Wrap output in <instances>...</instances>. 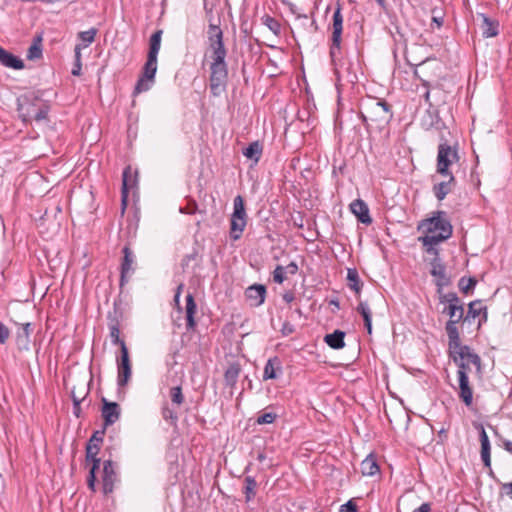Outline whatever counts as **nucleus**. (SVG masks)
<instances>
[{
  "label": "nucleus",
  "instance_id": "nucleus-20",
  "mask_svg": "<svg viewBox=\"0 0 512 512\" xmlns=\"http://www.w3.org/2000/svg\"><path fill=\"white\" fill-rule=\"evenodd\" d=\"M186 328L187 330H194L196 327L195 314L197 311V305L194 297L191 293L186 296Z\"/></svg>",
  "mask_w": 512,
  "mask_h": 512
},
{
  "label": "nucleus",
  "instance_id": "nucleus-29",
  "mask_svg": "<svg viewBox=\"0 0 512 512\" xmlns=\"http://www.w3.org/2000/svg\"><path fill=\"white\" fill-rule=\"evenodd\" d=\"M209 58L211 60L226 59L227 49L224 41L208 43Z\"/></svg>",
  "mask_w": 512,
  "mask_h": 512
},
{
  "label": "nucleus",
  "instance_id": "nucleus-6",
  "mask_svg": "<svg viewBox=\"0 0 512 512\" xmlns=\"http://www.w3.org/2000/svg\"><path fill=\"white\" fill-rule=\"evenodd\" d=\"M228 81V66L225 59L211 60L209 86L213 96H220Z\"/></svg>",
  "mask_w": 512,
  "mask_h": 512
},
{
  "label": "nucleus",
  "instance_id": "nucleus-21",
  "mask_svg": "<svg viewBox=\"0 0 512 512\" xmlns=\"http://www.w3.org/2000/svg\"><path fill=\"white\" fill-rule=\"evenodd\" d=\"M122 178V206L124 210L127 205L128 191L135 186L136 179L132 176L130 167L124 169Z\"/></svg>",
  "mask_w": 512,
  "mask_h": 512
},
{
  "label": "nucleus",
  "instance_id": "nucleus-11",
  "mask_svg": "<svg viewBox=\"0 0 512 512\" xmlns=\"http://www.w3.org/2000/svg\"><path fill=\"white\" fill-rule=\"evenodd\" d=\"M99 450L100 446L98 444L87 443L86 460L92 462V467L90 468L89 476L87 478V484L89 489L93 492L96 490V471L100 467V458L97 457Z\"/></svg>",
  "mask_w": 512,
  "mask_h": 512
},
{
  "label": "nucleus",
  "instance_id": "nucleus-47",
  "mask_svg": "<svg viewBox=\"0 0 512 512\" xmlns=\"http://www.w3.org/2000/svg\"><path fill=\"white\" fill-rule=\"evenodd\" d=\"M277 418V415L275 413H272V412H267V413H264L262 415H260L256 422L257 424H271L275 421V419Z\"/></svg>",
  "mask_w": 512,
  "mask_h": 512
},
{
  "label": "nucleus",
  "instance_id": "nucleus-51",
  "mask_svg": "<svg viewBox=\"0 0 512 512\" xmlns=\"http://www.w3.org/2000/svg\"><path fill=\"white\" fill-rule=\"evenodd\" d=\"M148 81H149V80H148V79H146L144 76H143V77H141V78L138 80V82H137V84H136V86H135V90H134V92H135L136 94H138V93H141V92H144V91L149 90V89H150V85H149Z\"/></svg>",
  "mask_w": 512,
  "mask_h": 512
},
{
  "label": "nucleus",
  "instance_id": "nucleus-39",
  "mask_svg": "<svg viewBox=\"0 0 512 512\" xmlns=\"http://www.w3.org/2000/svg\"><path fill=\"white\" fill-rule=\"evenodd\" d=\"M42 38L39 36L34 39L32 45L29 47L27 52V58L29 60H34L40 58L42 55Z\"/></svg>",
  "mask_w": 512,
  "mask_h": 512
},
{
  "label": "nucleus",
  "instance_id": "nucleus-53",
  "mask_svg": "<svg viewBox=\"0 0 512 512\" xmlns=\"http://www.w3.org/2000/svg\"><path fill=\"white\" fill-rule=\"evenodd\" d=\"M10 336L9 328L0 321V343L5 344Z\"/></svg>",
  "mask_w": 512,
  "mask_h": 512
},
{
  "label": "nucleus",
  "instance_id": "nucleus-18",
  "mask_svg": "<svg viewBox=\"0 0 512 512\" xmlns=\"http://www.w3.org/2000/svg\"><path fill=\"white\" fill-rule=\"evenodd\" d=\"M459 381V398L464 402V404L469 407L473 402V390L469 384V377L465 375L464 372L460 373V377H458Z\"/></svg>",
  "mask_w": 512,
  "mask_h": 512
},
{
  "label": "nucleus",
  "instance_id": "nucleus-25",
  "mask_svg": "<svg viewBox=\"0 0 512 512\" xmlns=\"http://www.w3.org/2000/svg\"><path fill=\"white\" fill-rule=\"evenodd\" d=\"M208 22L209 24L206 32L207 43L224 41V34L220 28V20L218 19L217 22H215L214 18L210 17Z\"/></svg>",
  "mask_w": 512,
  "mask_h": 512
},
{
  "label": "nucleus",
  "instance_id": "nucleus-60",
  "mask_svg": "<svg viewBox=\"0 0 512 512\" xmlns=\"http://www.w3.org/2000/svg\"><path fill=\"white\" fill-rule=\"evenodd\" d=\"M282 332L284 335H288L294 332V327L290 323H284Z\"/></svg>",
  "mask_w": 512,
  "mask_h": 512
},
{
  "label": "nucleus",
  "instance_id": "nucleus-59",
  "mask_svg": "<svg viewBox=\"0 0 512 512\" xmlns=\"http://www.w3.org/2000/svg\"><path fill=\"white\" fill-rule=\"evenodd\" d=\"M431 506L429 503H423L420 507L413 510V512H430Z\"/></svg>",
  "mask_w": 512,
  "mask_h": 512
},
{
  "label": "nucleus",
  "instance_id": "nucleus-32",
  "mask_svg": "<svg viewBox=\"0 0 512 512\" xmlns=\"http://www.w3.org/2000/svg\"><path fill=\"white\" fill-rule=\"evenodd\" d=\"M357 312L361 314L364 320L365 328L369 334L372 333V312L367 302L360 301L357 308Z\"/></svg>",
  "mask_w": 512,
  "mask_h": 512
},
{
  "label": "nucleus",
  "instance_id": "nucleus-16",
  "mask_svg": "<svg viewBox=\"0 0 512 512\" xmlns=\"http://www.w3.org/2000/svg\"><path fill=\"white\" fill-rule=\"evenodd\" d=\"M351 212L357 217L358 221L363 224L369 225L372 223V218L369 214V208L367 204L361 200L356 199L350 204Z\"/></svg>",
  "mask_w": 512,
  "mask_h": 512
},
{
  "label": "nucleus",
  "instance_id": "nucleus-23",
  "mask_svg": "<svg viewBox=\"0 0 512 512\" xmlns=\"http://www.w3.org/2000/svg\"><path fill=\"white\" fill-rule=\"evenodd\" d=\"M479 439L481 443V459L485 467L491 466V446L488 435L483 427H481L479 433Z\"/></svg>",
  "mask_w": 512,
  "mask_h": 512
},
{
  "label": "nucleus",
  "instance_id": "nucleus-43",
  "mask_svg": "<svg viewBox=\"0 0 512 512\" xmlns=\"http://www.w3.org/2000/svg\"><path fill=\"white\" fill-rule=\"evenodd\" d=\"M481 311H482L481 302L480 301H472L468 305V312L464 319L465 320H467L469 318L475 319L476 317H478L480 315Z\"/></svg>",
  "mask_w": 512,
  "mask_h": 512
},
{
  "label": "nucleus",
  "instance_id": "nucleus-19",
  "mask_svg": "<svg viewBox=\"0 0 512 512\" xmlns=\"http://www.w3.org/2000/svg\"><path fill=\"white\" fill-rule=\"evenodd\" d=\"M0 63L8 68L15 70H21L24 68V62L22 59L8 52L0 46Z\"/></svg>",
  "mask_w": 512,
  "mask_h": 512
},
{
  "label": "nucleus",
  "instance_id": "nucleus-64",
  "mask_svg": "<svg viewBox=\"0 0 512 512\" xmlns=\"http://www.w3.org/2000/svg\"><path fill=\"white\" fill-rule=\"evenodd\" d=\"M504 449L512 454V441L504 440L503 442Z\"/></svg>",
  "mask_w": 512,
  "mask_h": 512
},
{
  "label": "nucleus",
  "instance_id": "nucleus-52",
  "mask_svg": "<svg viewBox=\"0 0 512 512\" xmlns=\"http://www.w3.org/2000/svg\"><path fill=\"white\" fill-rule=\"evenodd\" d=\"M104 435L105 427L102 430L95 431L89 439L88 443L98 444L100 446V444L103 442Z\"/></svg>",
  "mask_w": 512,
  "mask_h": 512
},
{
  "label": "nucleus",
  "instance_id": "nucleus-17",
  "mask_svg": "<svg viewBox=\"0 0 512 512\" xmlns=\"http://www.w3.org/2000/svg\"><path fill=\"white\" fill-rule=\"evenodd\" d=\"M245 295L251 301L252 306L258 307L265 301L266 287L261 284L251 285L246 289Z\"/></svg>",
  "mask_w": 512,
  "mask_h": 512
},
{
  "label": "nucleus",
  "instance_id": "nucleus-50",
  "mask_svg": "<svg viewBox=\"0 0 512 512\" xmlns=\"http://www.w3.org/2000/svg\"><path fill=\"white\" fill-rule=\"evenodd\" d=\"M162 417L167 421L170 420L172 423H176L178 420L177 414L167 405L162 408Z\"/></svg>",
  "mask_w": 512,
  "mask_h": 512
},
{
  "label": "nucleus",
  "instance_id": "nucleus-61",
  "mask_svg": "<svg viewBox=\"0 0 512 512\" xmlns=\"http://www.w3.org/2000/svg\"><path fill=\"white\" fill-rule=\"evenodd\" d=\"M432 22L436 24L437 28H440L443 25V17L433 15Z\"/></svg>",
  "mask_w": 512,
  "mask_h": 512
},
{
  "label": "nucleus",
  "instance_id": "nucleus-58",
  "mask_svg": "<svg viewBox=\"0 0 512 512\" xmlns=\"http://www.w3.org/2000/svg\"><path fill=\"white\" fill-rule=\"evenodd\" d=\"M284 269L286 273L295 275L298 271V265L295 262H290Z\"/></svg>",
  "mask_w": 512,
  "mask_h": 512
},
{
  "label": "nucleus",
  "instance_id": "nucleus-34",
  "mask_svg": "<svg viewBox=\"0 0 512 512\" xmlns=\"http://www.w3.org/2000/svg\"><path fill=\"white\" fill-rule=\"evenodd\" d=\"M243 155L257 163L262 155V145L258 141L250 143L249 146L243 150Z\"/></svg>",
  "mask_w": 512,
  "mask_h": 512
},
{
  "label": "nucleus",
  "instance_id": "nucleus-40",
  "mask_svg": "<svg viewBox=\"0 0 512 512\" xmlns=\"http://www.w3.org/2000/svg\"><path fill=\"white\" fill-rule=\"evenodd\" d=\"M170 398L173 404L180 406L184 403V395L180 386H175L170 389Z\"/></svg>",
  "mask_w": 512,
  "mask_h": 512
},
{
  "label": "nucleus",
  "instance_id": "nucleus-35",
  "mask_svg": "<svg viewBox=\"0 0 512 512\" xmlns=\"http://www.w3.org/2000/svg\"><path fill=\"white\" fill-rule=\"evenodd\" d=\"M163 31L161 29L155 31L149 41V52L148 56L157 57L160 47H161V38H162Z\"/></svg>",
  "mask_w": 512,
  "mask_h": 512
},
{
  "label": "nucleus",
  "instance_id": "nucleus-63",
  "mask_svg": "<svg viewBox=\"0 0 512 512\" xmlns=\"http://www.w3.org/2000/svg\"><path fill=\"white\" fill-rule=\"evenodd\" d=\"M183 288V284H180L178 287H177V291L175 293V296H174V301L175 303L179 306V298H180V294H181V290Z\"/></svg>",
  "mask_w": 512,
  "mask_h": 512
},
{
  "label": "nucleus",
  "instance_id": "nucleus-1",
  "mask_svg": "<svg viewBox=\"0 0 512 512\" xmlns=\"http://www.w3.org/2000/svg\"><path fill=\"white\" fill-rule=\"evenodd\" d=\"M438 299L440 303L446 304L442 313L449 316V320L445 325V331L448 336V347L459 348L460 334L457 324L464 318L463 303L454 292L441 293L438 295Z\"/></svg>",
  "mask_w": 512,
  "mask_h": 512
},
{
  "label": "nucleus",
  "instance_id": "nucleus-13",
  "mask_svg": "<svg viewBox=\"0 0 512 512\" xmlns=\"http://www.w3.org/2000/svg\"><path fill=\"white\" fill-rule=\"evenodd\" d=\"M117 481V473L115 471V465L111 460H106L103 463V492L104 494H110L114 490V485Z\"/></svg>",
  "mask_w": 512,
  "mask_h": 512
},
{
  "label": "nucleus",
  "instance_id": "nucleus-3",
  "mask_svg": "<svg viewBox=\"0 0 512 512\" xmlns=\"http://www.w3.org/2000/svg\"><path fill=\"white\" fill-rule=\"evenodd\" d=\"M17 111L24 123L40 122L47 119L50 105L36 93L28 92L17 98Z\"/></svg>",
  "mask_w": 512,
  "mask_h": 512
},
{
  "label": "nucleus",
  "instance_id": "nucleus-5",
  "mask_svg": "<svg viewBox=\"0 0 512 512\" xmlns=\"http://www.w3.org/2000/svg\"><path fill=\"white\" fill-rule=\"evenodd\" d=\"M449 354L458 366V377H460L461 372L468 375L470 369L469 364H473L477 368V371L480 372L481 359L479 355L474 353L469 346L462 345L461 339H459V348H449Z\"/></svg>",
  "mask_w": 512,
  "mask_h": 512
},
{
  "label": "nucleus",
  "instance_id": "nucleus-42",
  "mask_svg": "<svg viewBox=\"0 0 512 512\" xmlns=\"http://www.w3.org/2000/svg\"><path fill=\"white\" fill-rule=\"evenodd\" d=\"M110 337L112 339V343L120 346V350L122 349V345L125 344L124 340L120 338V329L118 323H114L110 325Z\"/></svg>",
  "mask_w": 512,
  "mask_h": 512
},
{
  "label": "nucleus",
  "instance_id": "nucleus-46",
  "mask_svg": "<svg viewBox=\"0 0 512 512\" xmlns=\"http://www.w3.org/2000/svg\"><path fill=\"white\" fill-rule=\"evenodd\" d=\"M81 47L80 45H76L75 46V62H74V66H73V69L71 71L72 75L74 76H79L81 74Z\"/></svg>",
  "mask_w": 512,
  "mask_h": 512
},
{
  "label": "nucleus",
  "instance_id": "nucleus-57",
  "mask_svg": "<svg viewBox=\"0 0 512 512\" xmlns=\"http://www.w3.org/2000/svg\"><path fill=\"white\" fill-rule=\"evenodd\" d=\"M197 259V253L196 252H193L191 254H187L183 260H182V266L183 267H187L189 266V263L191 261H195Z\"/></svg>",
  "mask_w": 512,
  "mask_h": 512
},
{
  "label": "nucleus",
  "instance_id": "nucleus-33",
  "mask_svg": "<svg viewBox=\"0 0 512 512\" xmlns=\"http://www.w3.org/2000/svg\"><path fill=\"white\" fill-rule=\"evenodd\" d=\"M247 221L242 219H230V237L233 240H238L246 227Z\"/></svg>",
  "mask_w": 512,
  "mask_h": 512
},
{
  "label": "nucleus",
  "instance_id": "nucleus-2",
  "mask_svg": "<svg viewBox=\"0 0 512 512\" xmlns=\"http://www.w3.org/2000/svg\"><path fill=\"white\" fill-rule=\"evenodd\" d=\"M418 230L424 233L418 238L422 244H439L452 236V225L444 211H437L431 218L423 220Z\"/></svg>",
  "mask_w": 512,
  "mask_h": 512
},
{
  "label": "nucleus",
  "instance_id": "nucleus-7",
  "mask_svg": "<svg viewBox=\"0 0 512 512\" xmlns=\"http://www.w3.org/2000/svg\"><path fill=\"white\" fill-rule=\"evenodd\" d=\"M332 36H331V45H330V58L331 62L335 67V73L340 74V68L338 67L336 60L337 55L341 50V41H342V32H343V15L341 12V7L338 5L333 14L332 21Z\"/></svg>",
  "mask_w": 512,
  "mask_h": 512
},
{
  "label": "nucleus",
  "instance_id": "nucleus-26",
  "mask_svg": "<svg viewBox=\"0 0 512 512\" xmlns=\"http://www.w3.org/2000/svg\"><path fill=\"white\" fill-rule=\"evenodd\" d=\"M360 471L363 476H374L379 473L380 468L374 454L370 453L360 464Z\"/></svg>",
  "mask_w": 512,
  "mask_h": 512
},
{
  "label": "nucleus",
  "instance_id": "nucleus-41",
  "mask_svg": "<svg viewBox=\"0 0 512 512\" xmlns=\"http://www.w3.org/2000/svg\"><path fill=\"white\" fill-rule=\"evenodd\" d=\"M97 34L96 28H91L87 31H82L79 33V39L84 43V47H87L95 40V36Z\"/></svg>",
  "mask_w": 512,
  "mask_h": 512
},
{
  "label": "nucleus",
  "instance_id": "nucleus-62",
  "mask_svg": "<svg viewBox=\"0 0 512 512\" xmlns=\"http://www.w3.org/2000/svg\"><path fill=\"white\" fill-rule=\"evenodd\" d=\"M294 294L290 291L283 294V300L287 303H290L294 300Z\"/></svg>",
  "mask_w": 512,
  "mask_h": 512
},
{
  "label": "nucleus",
  "instance_id": "nucleus-10",
  "mask_svg": "<svg viewBox=\"0 0 512 512\" xmlns=\"http://www.w3.org/2000/svg\"><path fill=\"white\" fill-rule=\"evenodd\" d=\"M118 379L117 383L120 387L125 386L132 374L129 352L126 344L122 345L121 355L117 358Z\"/></svg>",
  "mask_w": 512,
  "mask_h": 512
},
{
  "label": "nucleus",
  "instance_id": "nucleus-4",
  "mask_svg": "<svg viewBox=\"0 0 512 512\" xmlns=\"http://www.w3.org/2000/svg\"><path fill=\"white\" fill-rule=\"evenodd\" d=\"M359 116L366 127L369 126V122L377 123L380 126L389 122L392 112L387 102L369 98L361 103Z\"/></svg>",
  "mask_w": 512,
  "mask_h": 512
},
{
  "label": "nucleus",
  "instance_id": "nucleus-54",
  "mask_svg": "<svg viewBox=\"0 0 512 512\" xmlns=\"http://www.w3.org/2000/svg\"><path fill=\"white\" fill-rule=\"evenodd\" d=\"M422 84H423V86H425V87H426V92H425V93H424V95H423L424 100H425V102L429 105V107H432V106H433V104H432L431 99H430V98H431V92H430V90H429V88H430V83H429L427 80H422Z\"/></svg>",
  "mask_w": 512,
  "mask_h": 512
},
{
  "label": "nucleus",
  "instance_id": "nucleus-48",
  "mask_svg": "<svg viewBox=\"0 0 512 512\" xmlns=\"http://www.w3.org/2000/svg\"><path fill=\"white\" fill-rule=\"evenodd\" d=\"M285 269L283 266L281 265H277L276 268L274 269L273 271V280L276 282V283H283L284 280H285Z\"/></svg>",
  "mask_w": 512,
  "mask_h": 512
},
{
  "label": "nucleus",
  "instance_id": "nucleus-28",
  "mask_svg": "<svg viewBox=\"0 0 512 512\" xmlns=\"http://www.w3.org/2000/svg\"><path fill=\"white\" fill-rule=\"evenodd\" d=\"M240 372V364L238 362L231 363L224 373L225 384L229 387H234L237 383Z\"/></svg>",
  "mask_w": 512,
  "mask_h": 512
},
{
  "label": "nucleus",
  "instance_id": "nucleus-49",
  "mask_svg": "<svg viewBox=\"0 0 512 512\" xmlns=\"http://www.w3.org/2000/svg\"><path fill=\"white\" fill-rule=\"evenodd\" d=\"M264 23L274 34H278L280 32V24L276 19L266 16Z\"/></svg>",
  "mask_w": 512,
  "mask_h": 512
},
{
  "label": "nucleus",
  "instance_id": "nucleus-12",
  "mask_svg": "<svg viewBox=\"0 0 512 512\" xmlns=\"http://www.w3.org/2000/svg\"><path fill=\"white\" fill-rule=\"evenodd\" d=\"M101 414L104 420V427H108L117 422L120 418L121 409L118 403L109 402L105 398L102 399Z\"/></svg>",
  "mask_w": 512,
  "mask_h": 512
},
{
  "label": "nucleus",
  "instance_id": "nucleus-56",
  "mask_svg": "<svg viewBox=\"0 0 512 512\" xmlns=\"http://www.w3.org/2000/svg\"><path fill=\"white\" fill-rule=\"evenodd\" d=\"M436 245L437 244H423L428 254H431L434 257H439V251L437 248H435Z\"/></svg>",
  "mask_w": 512,
  "mask_h": 512
},
{
  "label": "nucleus",
  "instance_id": "nucleus-44",
  "mask_svg": "<svg viewBox=\"0 0 512 512\" xmlns=\"http://www.w3.org/2000/svg\"><path fill=\"white\" fill-rule=\"evenodd\" d=\"M86 393L83 396H77L75 388L71 390V398L73 401V413L79 417L81 412L80 404L85 399Z\"/></svg>",
  "mask_w": 512,
  "mask_h": 512
},
{
  "label": "nucleus",
  "instance_id": "nucleus-38",
  "mask_svg": "<svg viewBox=\"0 0 512 512\" xmlns=\"http://www.w3.org/2000/svg\"><path fill=\"white\" fill-rule=\"evenodd\" d=\"M143 70V76L146 79L153 81L157 71V57L147 56V61Z\"/></svg>",
  "mask_w": 512,
  "mask_h": 512
},
{
  "label": "nucleus",
  "instance_id": "nucleus-55",
  "mask_svg": "<svg viewBox=\"0 0 512 512\" xmlns=\"http://www.w3.org/2000/svg\"><path fill=\"white\" fill-rule=\"evenodd\" d=\"M340 512H357L356 505L350 500L340 507Z\"/></svg>",
  "mask_w": 512,
  "mask_h": 512
},
{
  "label": "nucleus",
  "instance_id": "nucleus-14",
  "mask_svg": "<svg viewBox=\"0 0 512 512\" xmlns=\"http://www.w3.org/2000/svg\"><path fill=\"white\" fill-rule=\"evenodd\" d=\"M123 259L121 263V285L128 281L129 275L134 271L135 255L129 246L122 249Z\"/></svg>",
  "mask_w": 512,
  "mask_h": 512
},
{
  "label": "nucleus",
  "instance_id": "nucleus-15",
  "mask_svg": "<svg viewBox=\"0 0 512 512\" xmlns=\"http://www.w3.org/2000/svg\"><path fill=\"white\" fill-rule=\"evenodd\" d=\"M478 18L481 19V31L485 38L496 37L499 34V22L496 19H492L483 13L478 14Z\"/></svg>",
  "mask_w": 512,
  "mask_h": 512
},
{
  "label": "nucleus",
  "instance_id": "nucleus-36",
  "mask_svg": "<svg viewBox=\"0 0 512 512\" xmlns=\"http://www.w3.org/2000/svg\"><path fill=\"white\" fill-rule=\"evenodd\" d=\"M347 280H348V286L350 289L354 290L357 294L360 293L362 288V282L359 278V274L357 269L355 268H348L347 270Z\"/></svg>",
  "mask_w": 512,
  "mask_h": 512
},
{
  "label": "nucleus",
  "instance_id": "nucleus-9",
  "mask_svg": "<svg viewBox=\"0 0 512 512\" xmlns=\"http://www.w3.org/2000/svg\"><path fill=\"white\" fill-rule=\"evenodd\" d=\"M430 274L436 278L435 285L437 286V293L440 295L443 292V288L450 285V277L446 273V267L442 263L440 257H434L431 262Z\"/></svg>",
  "mask_w": 512,
  "mask_h": 512
},
{
  "label": "nucleus",
  "instance_id": "nucleus-30",
  "mask_svg": "<svg viewBox=\"0 0 512 512\" xmlns=\"http://www.w3.org/2000/svg\"><path fill=\"white\" fill-rule=\"evenodd\" d=\"M344 337L345 333L343 331L335 330L333 333L327 334L324 341L333 349H341L345 346Z\"/></svg>",
  "mask_w": 512,
  "mask_h": 512
},
{
  "label": "nucleus",
  "instance_id": "nucleus-8",
  "mask_svg": "<svg viewBox=\"0 0 512 512\" xmlns=\"http://www.w3.org/2000/svg\"><path fill=\"white\" fill-rule=\"evenodd\" d=\"M460 159L456 146H451L447 141L438 145L437 152V173L440 175H450L449 167Z\"/></svg>",
  "mask_w": 512,
  "mask_h": 512
},
{
  "label": "nucleus",
  "instance_id": "nucleus-27",
  "mask_svg": "<svg viewBox=\"0 0 512 512\" xmlns=\"http://www.w3.org/2000/svg\"><path fill=\"white\" fill-rule=\"evenodd\" d=\"M277 371H281L280 359L278 357L270 358L264 367L263 379L264 380L276 379Z\"/></svg>",
  "mask_w": 512,
  "mask_h": 512
},
{
  "label": "nucleus",
  "instance_id": "nucleus-22",
  "mask_svg": "<svg viewBox=\"0 0 512 512\" xmlns=\"http://www.w3.org/2000/svg\"><path fill=\"white\" fill-rule=\"evenodd\" d=\"M445 176L449 177L447 181L440 182L433 186V193L439 201H442L451 192L452 186L455 184V177L452 174Z\"/></svg>",
  "mask_w": 512,
  "mask_h": 512
},
{
  "label": "nucleus",
  "instance_id": "nucleus-31",
  "mask_svg": "<svg viewBox=\"0 0 512 512\" xmlns=\"http://www.w3.org/2000/svg\"><path fill=\"white\" fill-rule=\"evenodd\" d=\"M258 483L252 476H246L244 479L243 493L245 495V501L248 503L252 501L257 492Z\"/></svg>",
  "mask_w": 512,
  "mask_h": 512
},
{
  "label": "nucleus",
  "instance_id": "nucleus-37",
  "mask_svg": "<svg viewBox=\"0 0 512 512\" xmlns=\"http://www.w3.org/2000/svg\"><path fill=\"white\" fill-rule=\"evenodd\" d=\"M231 217L247 221V214L245 211L244 200H243L242 196H240V195H238L234 198L233 213H232Z\"/></svg>",
  "mask_w": 512,
  "mask_h": 512
},
{
  "label": "nucleus",
  "instance_id": "nucleus-24",
  "mask_svg": "<svg viewBox=\"0 0 512 512\" xmlns=\"http://www.w3.org/2000/svg\"><path fill=\"white\" fill-rule=\"evenodd\" d=\"M31 323L22 324L16 334V343L19 349L28 350L30 343V335L32 333Z\"/></svg>",
  "mask_w": 512,
  "mask_h": 512
},
{
  "label": "nucleus",
  "instance_id": "nucleus-45",
  "mask_svg": "<svg viewBox=\"0 0 512 512\" xmlns=\"http://www.w3.org/2000/svg\"><path fill=\"white\" fill-rule=\"evenodd\" d=\"M477 284V280L474 277H470L467 281L465 278H461L459 280V289L467 294L470 290H472Z\"/></svg>",
  "mask_w": 512,
  "mask_h": 512
}]
</instances>
